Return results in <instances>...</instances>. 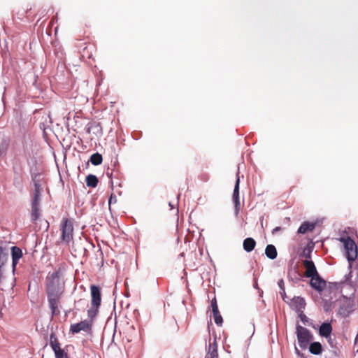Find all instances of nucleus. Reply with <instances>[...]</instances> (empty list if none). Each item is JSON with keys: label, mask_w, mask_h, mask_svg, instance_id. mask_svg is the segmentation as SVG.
I'll use <instances>...</instances> for the list:
<instances>
[{"label": "nucleus", "mask_w": 358, "mask_h": 358, "mask_svg": "<svg viewBox=\"0 0 358 358\" xmlns=\"http://www.w3.org/2000/svg\"><path fill=\"white\" fill-rule=\"evenodd\" d=\"M90 160L93 165L98 166L102 163L103 157L101 154L96 152L91 155Z\"/></svg>", "instance_id": "obj_23"}, {"label": "nucleus", "mask_w": 358, "mask_h": 358, "mask_svg": "<svg viewBox=\"0 0 358 358\" xmlns=\"http://www.w3.org/2000/svg\"><path fill=\"white\" fill-rule=\"evenodd\" d=\"M99 308H95L92 306L90 309L87 310V315L89 318L90 319L89 321H91L92 322L94 318L96 315L97 311Z\"/></svg>", "instance_id": "obj_26"}, {"label": "nucleus", "mask_w": 358, "mask_h": 358, "mask_svg": "<svg viewBox=\"0 0 358 358\" xmlns=\"http://www.w3.org/2000/svg\"><path fill=\"white\" fill-rule=\"evenodd\" d=\"M78 303H82V304H85L86 303L87 301L86 299H80L77 301Z\"/></svg>", "instance_id": "obj_32"}, {"label": "nucleus", "mask_w": 358, "mask_h": 358, "mask_svg": "<svg viewBox=\"0 0 358 358\" xmlns=\"http://www.w3.org/2000/svg\"><path fill=\"white\" fill-rule=\"evenodd\" d=\"M31 220L35 222L41 216L40 203H31Z\"/></svg>", "instance_id": "obj_15"}, {"label": "nucleus", "mask_w": 358, "mask_h": 358, "mask_svg": "<svg viewBox=\"0 0 358 358\" xmlns=\"http://www.w3.org/2000/svg\"><path fill=\"white\" fill-rule=\"evenodd\" d=\"M50 345L52 348L54 353L57 352V350H62L60 343H59L56 334L54 332H52L50 335Z\"/></svg>", "instance_id": "obj_18"}, {"label": "nucleus", "mask_w": 358, "mask_h": 358, "mask_svg": "<svg viewBox=\"0 0 358 358\" xmlns=\"http://www.w3.org/2000/svg\"><path fill=\"white\" fill-rule=\"evenodd\" d=\"M8 252L6 248L0 245V282L4 279V266L7 262Z\"/></svg>", "instance_id": "obj_7"}, {"label": "nucleus", "mask_w": 358, "mask_h": 358, "mask_svg": "<svg viewBox=\"0 0 358 358\" xmlns=\"http://www.w3.org/2000/svg\"><path fill=\"white\" fill-rule=\"evenodd\" d=\"M282 282H283V281H282V280H281V281L279 282V285H280V288H281V289H282V288H284V287H283V286H282V285H281V283H282Z\"/></svg>", "instance_id": "obj_34"}, {"label": "nucleus", "mask_w": 358, "mask_h": 358, "mask_svg": "<svg viewBox=\"0 0 358 358\" xmlns=\"http://www.w3.org/2000/svg\"><path fill=\"white\" fill-rule=\"evenodd\" d=\"M64 291V287L60 284L59 273L58 271L53 272L48 275L46 294L52 315L59 313L58 306Z\"/></svg>", "instance_id": "obj_1"}, {"label": "nucleus", "mask_w": 358, "mask_h": 358, "mask_svg": "<svg viewBox=\"0 0 358 358\" xmlns=\"http://www.w3.org/2000/svg\"><path fill=\"white\" fill-rule=\"evenodd\" d=\"M87 186L89 187H96L98 185L99 180L97 177L92 174H89L85 179Z\"/></svg>", "instance_id": "obj_21"}, {"label": "nucleus", "mask_w": 358, "mask_h": 358, "mask_svg": "<svg viewBox=\"0 0 358 358\" xmlns=\"http://www.w3.org/2000/svg\"><path fill=\"white\" fill-rule=\"evenodd\" d=\"M255 245L256 241L252 238H247L243 243V249L248 252L252 251L255 249Z\"/></svg>", "instance_id": "obj_19"}, {"label": "nucleus", "mask_w": 358, "mask_h": 358, "mask_svg": "<svg viewBox=\"0 0 358 358\" xmlns=\"http://www.w3.org/2000/svg\"><path fill=\"white\" fill-rule=\"evenodd\" d=\"M13 185H14L15 186L20 185H21V179H20V178H14Z\"/></svg>", "instance_id": "obj_29"}, {"label": "nucleus", "mask_w": 358, "mask_h": 358, "mask_svg": "<svg viewBox=\"0 0 358 358\" xmlns=\"http://www.w3.org/2000/svg\"><path fill=\"white\" fill-rule=\"evenodd\" d=\"M106 175L110 179L111 185H112V187H113L114 183H115L114 180H113V177H115V178L117 177V176L118 175L117 171H115L113 169L110 170L109 169H108V170L106 171Z\"/></svg>", "instance_id": "obj_25"}, {"label": "nucleus", "mask_w": 358, "mask_h": 358, "mask_svg": "<svg viewBox=\"0 0 358 358\" xmlns=\"http://www.w3.org/2000/svg\"><path fill=\"white\" fill-rule=\"evenodd\" d=\"M296 334L299 344L301 348H306L308 343L312 339L309 331L300 325L296 327Z\"/></svg>", "instance_id": "obj_4"}, {"label": "nucleus", "mask_w": 358, "mask_h": 358, "mask_svg": "<svg viewBox=\"0 0 358 358\" xmlns=\"http://www.w3.org/2000/svg\"><path fill=\"white\" fill-rule=\"evenodd\" d=\"M313 249V246H308L305 248L301 254V257H304L306 259L310 260Z\"/></svg>", "instance_id": "obj_24"}, {"label": "nucleus", "mask_w": 358, "mask_h": 358, "mask_svg": "<svg viewBox=\"0 0 358 358\" xmlns=\"http://www.w3.org/2000/svg\"><path fill=\"white\" fill-rule=\"evenodd\" d=\"M310 284L313 288L321 292L326 287V281L323 280L319 274L310 277Z\"/></svg>", "instance_id": "obj_8"}, {"label": "nucleus", "mask_w": 358, "mask_h": 358, "mask_svg": "<svg viewBox=\"0 0 358 358\" xmlns=\"http://www.w3.org/2000/svg\"><path fill=\"white\" fill-rule=\"evenodd\" d=\"M41 195V185L38 182L34 181V189L31 194V203H40Z\"/></svg>", "instance_id": "obj_16"}, {"label": "nucleus", "mask_w": 358, "mask_h": 358, "mask_svg": "<svg viewBox=\"0 0 358 358\" xmlns=\"http://www.w3.org/2000/svg\"><path fill=\"white\" fill-rule=\"evenodd\" d=\"M282 298L283 300H285V289L284 288H282V291L280 292Z\"/></svg>", "instance_id": "obj_31"}, {"label": "nucleus", "mask_w": 358, "mask_h": 358, "mask_svg": "<svg viewBox=\"0 0 358 358\" xmlns=\"http://www.w3.org/2000/svg\"><path fill=\"white\" fill-rule=\"evenodd\" d=\"M55 358H69L68 353L64 349L57 350V352H55Z\"/></svg>", "instance_id": "obj_27"}, {"label": "nucleus", "mask_w": 358, "mask_h": 358, "mask_svg": "<svg viewBox=\"0 0 358 358\" xmlns=\"http://www.w3.org/2000/svg\"><path fill=\"white\" fill-rule=\"evenodd\" d=\"M309 351L313 355H320L322 351V346L319 342H313L309 346Z\"/></svg>", "instance_id": "obj_22"}, {"label": "nucleus", "mask_w": 358, "mask_h": 358, "mask_svg": "<svg viewBox=\"0 0 358 358\" xmlns=\"http://www.w3.org/2000/svg\"><path fill=\"white\" fill-rule=\"evenodd\" d=\"M328 338H329V339H328L329 343H330V345H331V346H333L332 343H331V336H330V337H329Z\"/></svg>", "instance_id": "obj_33"}, {"label": "nucleus", "mask_w": 358, "mask_h": 358, "mask_svg": "<svg viewBox=\"0 0 358 358\" xmlns=\"http://www.w3.org/2000/svg\"><path fill=\"white\" fill-rule=\"evenodd\" d=\"M343 243L347 259L349 262L355 261L358 255L357 247L355 242L349 236L340 238Z\"/></svg>", "instance_id": "obj_2"}, {"label": "nucleus", "mask_w": 358, "mask_h": 358, "mask_svg": "<svg viewBox=\"0 0 358 358\" xmlns=\"http://www.w3.org/2000/svg\"><path fill=\"white\" fill-rule=\"evenodd\" d=\"M91 291V305L95 308H99L101 301V290L100 288L95 285L90 286Z\"/></svg>", "instance_id": "obj_6"}, {"label": "nucleus", "mask_w": 358, "mask_h": 358, "mask_svg": "<svg viewBox=\"0 0 358 358\" xmlns=\"http://www.w3.org/2000/svg\"><path fill=\"white\" fill-rule=\"evenodd\" d=\"M211 308H212V312H213L215 322L217 325L221 326L223 322V320H222V317L219 312L217 300H216L215 297H214L211 300Z\"/></svg>", "instance_id": "obj_11"}, {"label": "nucleus", "mask_w": 358, "mask_h": 358, "mask_svg": "<svg viewBox=\"0 0 358 358\" xmlns=\"http://www.w3.org/2000/svg\"><path fill=\"white\" fill-rule=\"evenodd\" d=\"M306 268L305 276L310 278L318 274L314 262L312 260L305 259L302 262Z\"/></svg>", "instance_id": "obj_10"}, {"label": "nucleus", "mask_w": 358, "mask_h": 358, "mask_svg": "<svg viewBox=\"0 0 358 358\" xmlns=\"http://www.w3.org/2000/svg\"><path fill=\"white\" fill-rule=\"evenodd\" d=\"M92 329V322L88 320H83L78 323L73 324L70 326V332L78 334L81 331L90 334Z\"/></svg>", "instance_id": "obj_5"}, {"label": "nucleus", "mask_w": 358, "mask_h": 358, "mask_svg": "<svg viewBox=\"0 0 358 358\" xmlns=\"http://www.w3.org/2000/svg\"><path fill=\"white\" fill-rule=\"evenodd\" d=\"M265 254L268 258L274 259L276 258L278 252L273 245H268L265 249Z\"/></svg>", "instance_id": "obj_20"}, {"label": "nucleus", "mask_w": 358, "mask_h": 358, "mask_svg": "<svg viewBox=\"0 0 358 358\" xmlns=\"http://www.w3.org/2000/svg\"><path fill=\"white\" fill-rule=\"evenodd\" d=\"M11 256H12V266H13V270H15L16 265L18 264L20 259L22 257V250L17 246H13L11 248Z\"/></svg>", "instance_id": "obj_12"}, {"label": "nucleus", "mask_w": 358, "mask_h": 358, "mask_svg": "<svg viewBox=\"0 0 358 358\" xmlns=\"http://www.w3.org/2000/svg\"><path fill=\"white\" fill-rule=\"evenodd\" d=\"M280 229V228L278 227H276L275 229H273V232L276 231H278Z\"/></svg>", "instance_id": "obj_35"}, {"label": "nucleus", "mask_w": 358, "mask_h": 358, "mask_svg": "<svg viewBox=\"0 0 358 358\" xmlns=\"http://www.w3.org/2000/svg\"><path fill=\"white\" fill-rule=\"evenodd\" d=\"M332 331V327L330 323L328 322H324L322 323L319 329V334L324 337L326 338H328L330 337Z\"/></svg>", "instance_id": "obj_13"}, {"label": "nucleus", "mask_w": 358, "mask_h": 358, "mask_svg": "<svg viewBox=\"0 0 358 358\" xmlns=\"http://www.w3.org/2000/svg\"><path fill=\"white\" fill-rule=\"evenodd\" d=\"M113 201H114V202L116 201V197L115 196H113V194H111V196H110V199H109V205H110V203L113 202Z\"/></svg>", "instance_id": "obj_30"}, {"label": "nucleus", "mask_w": 358, "mask_h": 358, "mask_svg": "<svg viewBox=\"0 0 358 358\" xmlns=\"http://www.w3.org/2000/svg\"><path fill=\"white\" fill-rule=\"evenodd\" d=\"M87 57H88V58H90V57H91V55H87Z\"/></svg>", "instance_id": "obj_37"}, {"label": "nucleus", "mask_w": 358, "mask_h": 358, "mask_svg": "<svg viewBox=\"0 0 358 358\" xmlns=\"http://www.w3.org/2000/svg\"><path fill=\"white\" fill-rule=\"evenodd\" d=\"M205 358H218L217 345L215 341L209 344Z\"/></svg>", "instance_id": "obj_17"}, {"label": "nucleus", "mask_w": 358, "mask_h": 358, "mask_svg": "<svg viewBox=\"0 0 358 358\" xmlns=\"http://www.w3.org/2000/svg\"><path fill=\"white\" fill-rule=\"evenodd\" d=\"M87 50V48L86 47L85 49H83V56L85 55V51Z\"/></svg>", "instance_id": "obj_36"}, {"label": "nucleus", "mask_w": 358, "mask_h": 358, "mask_svg": "<svg viewBox=\"0 0 358 358\" xmlns=\"http://www.w3.org/2000/svg\"><path fill=\"white\" fill-rule=\"evenodd\" d=\"M294 301L298 303L301 307L304 306L306 304L304 299L301 297L294 298Z\"/></svg>", "instance_id": "obj_28"}, {"label": "nucleus", "mask_w": 358, "mask_h": 358, "mask_svg": "<svg viewBox=\"0 0 358 358\" xmlns=\"http://www.w3.org/2000/svg\"><path fill=\"white\" fill-rule=\"evenodd\" d=\"M316 224L315 222H304L301 224L298 229L299 234H306L312 232L315 228Z\"/></svg>", "instance_id": "obj_14"}, {"label": "nucleus", "mask_w": 358, "mask_h": 358, "mask_svg": "<svg viewBox=\"0 0 358 358\" xmlns=\"http://www.w3.org/2000/svg\"><path fill=\"white\" fill-rule=\"evenodd\" d=\"M239 177H237L236 185L233 192V201L234 203L235 214L237 215L241 209V203L239 200Z\"/></svg>", "instance_id": "obj_9"}, {"label": "nucleus", "mask_w": 358, "mask_h": 358, "mask_svg": "<svg viewBox=\"0 0 358 358\" xmlns=\"http://www.w3.org/2000/svg\"><path fill=\"white\" fill-rule=\"evenodd\" d=\"M60 228L62 241L69 243L73 239V227L72 222L67 218H63Z\"/></svg>", "instance_id": "obj_3"}]
</instances>
